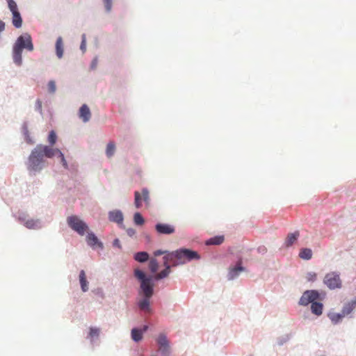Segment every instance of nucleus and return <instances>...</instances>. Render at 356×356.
<instances>
[{
    "label": "nucleus",
    "mask_w": 356,
    "mask_h": 356,
    "mask_svg": "<svg viewBox=\"0 0 356 356\" xmlns=\"http://www.w3.org/2000/svg\"><path fill=\"white\" fill-rule=\"evenodd\" d=\"M225 241V236L222 234L215 235L212 237H210L205 241V245H221Z\"/></svg>",
    "instance_id": "22"
},
{
    "label": "nucleus",
    "mask_w": 356,
    "mask_h": 356,
    "mask_svg": "<svg viewBox=\"0 0 356 356\" xmlns=\"http://www.w3.org/2000/svg\"><path fill=\"white\" fill-rule=\"evenodd\" d=\"M35 111L38 112L42 116V118H43L42 102L39 98H38L35 101Z\"/></svg>",
    "instance_id": "41"
},
{
    "label": "nucleus",
    "mask_w": 356,
    "mask_h": 356,
    "mask_svg": "<svg viewBox=\"0 0 356 356\" xmlns=\"http://www.w3.org/2000/svg\"><path fill=\"white\" fill-rule=\"evenodd\" d=\"M354 309L355 308L348 301L343 304L341 312L344 317L348 316V318H351L353 316L350 315L353 313Z\"/></svg>",
    "instance_id": "26"
},
{
    "label": "nucleus",
    "mask_w": 356,
    "mask_h": 356,
    "mask_svg": "<svg viewBox=\"0 0 356 356\" xmlns=\"http://www.w3.org/2000/svg\"><path fill=\"white\" fill-rule=\"evenodd\" d=\"M31 52L34 50V44L32 36L30 33L25 32L20 34L12 45L11 56L13 63L17 67L23 65V51Z\"/></svg>",
    "instance_id": "2"
},
{
    "label": "nucleus",
    "mask_w": 356,
    "mask_h": 356,
    "mask_svg": "<svg viewBox=\"0 0 356 356\" xmlns=\"http://www.w3.org/2000/svg\"><path fill=\"white\" fill-rule=\"evenodd\" d=\"M310 310L312 314L316 316H320L323 314L324 305L321 301H311L310 303Z\"/></svg>",
    "instance_id": "17"
},
{
    "label": "nucleus",
    "mask_w": 356,
    "mask_h": 356,
    "mask_svg": "<svg viewBox=\"0 0 356 356\" xmlns=\"http://www.w3.org/2000/svg\"><path fill=\"white\" fill-rule=\"evenodd\" d=\"M6 29V23L0 19V34L5 31Z\"/></svg>",
    "instance_id": "54"
},
{
    "label": "nucleus",
    "mask_w": 356,
    "mask_h": 356,
    "mask_svg": "<svg viewBox=\"0 0 356 356\" xmlns=\"http://www.w3.org/2000/svg\"><path fill=\"white\" fill-rule=\"evenodd\" d=\"M92 292L95 295L102 298H104V293L103 289L102 288H97L92 291Z\"/></svg>",
    "instance_id": "48"
},
{
    "label": "nucleus",
    "mask_w": 356,
    "mask_h": 356,
    "mask_svg": "<svg viewBox=\"0 0 356 356\" xmlns=\"http://www.w3.org/2000/svg\"><path fill=\"white\" fill-rule=\"evenodd\" d=\"M115 150V144L113 142H109L106 145V155L108 158H111L114 155Z\"/></svg>",
    "instance_id": "33"
},
{
    "label": "nucleus",
    "mask_w": 356,
    "mask_h": 356,
    "mask_svg": "<svg viewBox=\"0 0 356 356\" xmlns=\"http://www.w3.org/2000/svg\"><path fill=\"white\" fill-rule=\"evenodd\" d=\"M163 266L165 267V270H163L160 274L157 275V278L161 280L167 278L170 274L171 273V265L169 264H163Z\"/></svg>",
    "instance_id": "30"
},
{
    "label": "nucleus",
    "mask_w": 356,
    "mask_h": 356,
    "mask_svg": "<svg viewBox=\"0 0 356 356\" xmlns=\"http://www.w3.org/2000/svg\"><path fill=\"white\" fill-rule=\"evenodd\" d=\"M55 54L58 58L60 59L64 55V42L63 38L58 36L55 42Z\"/></svg>",
    "instance_id": "18"
},
{
    "label": "nucleus",
    "mask_w": 356,
    "mask_h": 356,
    "mask_svg": "<svg viewBox=\"0 0 356 356\" xmlns=\"http://www.w3.org/2000/svg\"><path fill=\"white\" fill-rule=\"evenodd\" d=\"M60 160V163L65 170H70L68 163L66 160L64 153L62 152L58 158Z\"/></svg>",
    "instance_id": "39"
},
{
    "label": "nucleus",
    "mask_w": 356,
    "mask_h": 356,
    "mask_svg": "<svg viewBox=\"0 0 356 356\" xmlns=\"http://www.w3.org/2000/svg\"><path fill=\"white\" fill-rule=\"evenodd\" d=\"M67 226L79 236H85L90 230L88 224L77 215H70L67 218Z\"/></svg>",
    "instance_id": "6"
},
{
    "label": "nucleus",
    "mask_w": 356,
    "mask_h": 356,
    "mask_svg": "<svg viewBox=\"0 0 356 356\" xmlns=\"http://www.w3.org/2000/svg\"><path fill=\"white\" fill-rule=\"evenodd\" d=\"M173 257H175L171 254H165L163 257V264H169L168 261Z\"/></svg>",
    "instance_id": "52"
},
{
    "label": "nucleus",
    "mask_w": 356,
    "mask_h": 356,
    "mask_svg": "<svg viewBox=\"0 0 356 356\" xmlns=\"http://www.w3.org/2000/svg\"><path fill=\"white\" fill-rule=\"evenodd\" d=\"M8 8L9 9L11 14L19 12V8L17 2L15 0H6Z\"/></svg>",
    "instance_id": "32"
},
{
    "label": "nucleus",
    "mask_w": 356,
    "mask_h": 356,
    "mask_svg": "<svg viewBox=\"0 0 356 356\" xmlns=\"http://www.w3.org/2000/svg\"><path fill=\"white\" fill-rule=\"evenodd\" d=\"M243 253H244V248H242L241 250H236L235 252H232L230 254L234 257L236 262L242 264L243 261Z\"/></svg>",
    "instance_id": "31"
},
{
    "label": "nucleus",
    "mask_w": 356,
    "mask_h": 356,
    "mask_svg": "<svg viewBox=\"0 0 356 356\" xmlns=\"http://www.w3.org/2000/svg\"><path fill=\"white\" fill-rule=\"evenodd\" d=\"M349 302L353 305V307L355 309L356 308V298H354L353 299L350 300Z\"/></svg>",
    "instance_id": "55"
},
{
    "label": "nucleus",
    "mask_w": 356,
    "mask_h": 356,
    "mask_svg": "<svg viewBox=\"0 0 356 356\" xmlns=\"http://www.w3.org/2000/svg\"><path fill=\"white\" fill-rule=\"evenodd\" d=\"M327 316L334 325L340 324L344 318L341 312H334L332 310L327 313Z\"/></svg>",
    "instance_id": "19"
},
{
    "label": "nucleus",
    "mask_w": 356,
    "mask_h": 356,
    "mask_svg": "<svg viewBox=\"0 0 356 356\" xmlns=\"http://www.w3.org/2000/svg\"><path fill=\"white\" fill-rule=\"evenodd\" d=\"M292 337V334H286L277 338V345L280 346H283L285 343L289 341Z\"/></svg>",
    "instance_id": "35"
},
{
    "label": "nucleus",
    "mask_w": 356,
    "mask_h": 356,
    "mask_svg": "<svg viewBox=\"0 0 356 356\" xmlns=\"http://www.w3.org/2000/svg\"><path fill=\"white\" fill-rule=\"evenodd\" d=\"M243 272L248 273V270L242 264H239L238 266L231 265L228 269L227 280H234Z\"/></svg>",
    "instance_id": "12"
},
{
    "label": "nucleus",
    "mask_w": 356,
    "mask_h": 356,
    "mask_svg": "<svg viewBox=\"0 0 356 356\" xmlns=\"http://www.w3.org/2000/svg\"><path fill=\"white\" fill-rule=\"evenodd\" d=\"M11 22L15 29H19L22 28L23 25V18L20 11L12 14Z\"/></svg>",
    "instance_id": "21"
},
{
    "label": "nucleus",
    "mask_w": 356,
    "mask_h": 356,
    "mask_svg": "<svg viewBox=\"0 0 356 356\" xmlns=\"http://www.w3.org/2000/svg\"><path fill=\"white\" fill-rule=\"evenodd\" d=\"M78 117L84 123H86L90 121L91 118V111L90 109V107L86 104H83L79 107L78 111Z\"/></svg>",
    "instance_id": "14"
},
{
    "label": "nucleus",
    "mask_w": 356,
    "mask_h": 356,
    "mask_svg": "<svg viewBox=\"0 0 356 356\" xmlns=\"http://www.w3.org/2000/svg\"><path fill=\"white\" fill-rule=\"evenodd\" d=\"M23 225L28 229H40L41 227L40 220H34L32 218L27 219L24 221Z\"/></svg>",
    "instance_id": "27"
},
{
    "label": "nucleus",
    "mask_w": 356,
    "mask_h": 356,
    "mask_svg": "<svg viewBox=\"0 0 356 356\" xmlns=\"http://www.w3.org/2000/svg\"><path fill=\"white\" fill-rule=\"evenodd\" d=\"M102 1L104 6L105 11L107 13H109L112 10L113 0H102Z\"/></svg>",
    "instance_id": "42"
},
{
    "label": "nucleus",
    "mask_w": 356,
    "mask_h": 356,
    "mask_svg": "<svg viewBox=\"0 0 356 356\" xmlns=\"http://www.w3.org/2000/svg\"><path fill=\"white\" fill-rule=\"evenodd\" d=\"M21 132L23 136L24 140L28 145H32L35 143L34 138L31 136L30 131L29 130V122L25 120L23 122L21 127Z\"/></svg>",
    "instance_id": "13"
},
{
    "label": "nucleus",
    "mask_w": 356,
    "mask_h": 356,
    "mask_svg": "<svg viewBox=\"0 0 356 356\" xmlns=\"http://www.w3.org/2000/svg\"><path fill=\"white\" fill-rule=\"evenodd\" d=\"M172 255L178 259V264H186L193 261H199L202 259L201 255L195 250L186 248L181 247L172 251Z\"/></svg>",
    "instance_id": "4"
},
{
    "label": "nucleus",
    "mask_w": 356,
    "mask_h": 356,
    "mask_svg": "<svg viewBox=\"0 0 356 356\" xmlns=\"http://www.w3.org/2000/svg\"><path fill=\"white\" fill-rule=\"evenodd\" d=\"M131 337L133 341L138 343L143 340V334L139 327H134L131 330Z\"/></svg>",
    "instance_id": "24"
},
{
    "label": "nucleus",
    "mask_w": 356,
    "mask_h": 356,
    "mask_svg": "<svg viewBox=\"0 0 356 356\" xmlns=\"http://www.w3.org/2000/svg\"><path fill=\"white\" fill-rule=\"evenodd\" d=\"M152 296H146L145 295V297L143 298H140L137 302V305L138 307H140L141 309L149 312L151 314L154 313V309L152 308L150 302V298Z\"/></svg>",
    "instance_id": "16"
},
{
    "label": "nucleus",
    "mask_w": 356,
    "mask_h": 356,
    "mask_svg": "<svg viewBox=\"0 0 356 356\" xmlns=\"http://www.w3.org/2000/svg\"><path fill=\"white\" fill-rule=\"evenodd\" d=\"M142 197L143 200L146 206L149 204L150 198H149V192L147 188H143L142 189Z\"/></svg>",
    "instance_id": "36"
},
{
    "label": "nucleus",
    "mask_w": 356,
    "mask_h": 356,
    "mask_svg": "<svg viewBox=\"0 0 356 356\" xmlns=\"http://www.w3.org/2000/svg\"><path fill=\"white\" fill-rule=\"evenodd\" d=\"M86 45H87L86 35L85 33H83L81 35V44H80V49L83 53L86 52Z\"/></svg>",
    "instance_id": "44"
},
{
    "label": "nucleus",
    "mask_w": 356,
    "mask_h": 356,
    "mask_svg": "<svg viewBox=\"0 0 356 356\" xmlns=\"http://www.w3.org/2000/svg\"><path fill=\"white\" fill-rule=\"evenodd\" d=\"M313 251L310 248H302L300 249L298 256L305 261H309L312 258Z\"/></svg>",
    "instance_id": "23"
},
{
    "label": "nucleus",
    "mask_w": 356,
    "mask_h": 356,
    "mask_svg": "<svg viewBox=\"0 0 356 356\" xmlns=\"http://www.w3.org/2000/svg\"><path fill=\"white\" fill-rule=\"evenodd\" d=\"M134 206L137 209H140L142 206L140 202V193L138 191L134 193Z\"/></svg>",
    "instance_id": "43"
},
{
    "label": "nucleus",
    "mask_w": 356,
    "mask_h": 356,
    "mask_svg": "<svg viewBox=\"0 0 356 356\" xmlns=\"http://www.w3.org/2000/svg\"><path fill=\"white\" fill-rule=\"evenodd\" d=\"M257 252L261 254H264L267 252V248L264 245H260L257 249Z\"/></svg>",
    "instance_id": "53"
},
{
    "label": "nucleus",
    "mask_w": 356,
    "mask_h": 356,
    "mask_svg": "<svg viewBox=\"0 0 356 356\" xmlns=\"http://www.w3.org/2000/svg\"><path fill=\"white\" fill-rule=\"evenodd\" d=\"M79 281L81 289L83 292H87L89 289V282L87 280L86 274L84 270H81L79 275Z\"/></svg>",
    "instance_id": "20"
},
{
    "label": "nucleus",
    "mask_w": 356,
    "mask_h": 356,
    "mask_svg": "<svg viewBox=\"0 0 356 356\" xmlns=\"http://www.w3.org/2000/svg\"><path fill=\"white\" fill-rule=\"evenodd\" d=\"M108 219L110 222L116 223L120 229H126V227L124 224V213L120 209H115L109 211L108 212Z\"/></svg>",
    "instance_id": "10"
},
{
    "label": "nucleus",
    "mask_w": 356,
    "mask_h": 356,
    "mask_svg": "<svg viewBox=\"0 0 356 356\" xmlns=\"http://www.w3.org/2000/svg\"><path fill=\"white\" fill-rule=\"evenodd\" d=\"M252 250H253V248H246V249L244 248V252H251Z\"/></svg>",
    "instance_id": "57"
},
{
    "label": "nucleus",
    "mask_w": 356,
    "mask_h": 356,
    "mask_svg": "<svg viewBox=\"0 0 356 356\" xmlns=\"http://www.w3.org/2000/svg\"><path fill=\"white\" fill-rule=\"evenodd\" d=\"M27 216H28V215L23 211H18L15 215V217L16 218L17 221L22 225L24 223V221H26L27 220L26 219Z\"/></svg>",
    "instance_id": "37"
},
{
    "label": "nucleus",
    "mask_w": 356,
    "mask_h": 356,
    "mask_svg": "<svg viewBox=\"0 0 356 356\" xmlns=\"http://www.w3.org/2000/svg\"><path fill=\"white\" fill-rule=\"evenodd\" d=\"M97 63H98V57L96 56L92 58V60L90 63V70H95L97 67Z\"/></svg>",
    "instance_id": "49"
},
{
    "label": "nucleus",
    "mask_w": 356,
    "mask_h": 356,
    "mask_svg": "<svg viewBox=\"0 0 356 356\" xmlns=\"http://www.w3.org/2000/svg\"><path fill=\"white\" fill-rule=\"evenodd\" d=\"M145 222V218L139 211H136L133 215V223L135 226L140 227Z\"/></svg>",
    "instance_id": "28"
},
{
    "label": "nucleus",
    "mask_w": 356,
    "mask_h": 356,
    "mask_svg": "<svg viewBox=\"0 0 356 356\" xmlns=\"http://www.w3.org/2000/svg\"><path fill=\"white\" fill-rule=\"evenodd\" d=\"M156 343L160 346V354L161 356H170L171 353L170 350V342L168 340L166 334L161 332L159 334L156 339Z\"/></svg>",
    "instance_id": "9"
},
{
    "label": "nucleus",
    "mask_w": 356,
    "mask_h": 356,
    "mask_svg": "<svg viewBox=\"0 0 356 356\" xmlns=\"http://www.w3.org/2000/svg\"><path fill=\"white\" fill-rule=\"evenodd\" d=\"M154 229L159 235H170L175 232V227L166 222H156Z\"/></svg>",
    "instance_id": "11"
},
{
    "label": "nucleus",
    "mask_w": 356,
    "mask_h": 356,
    "mask_svg": "<svg viewBox=\"0 0 356 356\" xmlns=\"http://www.w3.org/2000/svg\"><path fill=\"white\" fill-rule=\"evenodd\" d=\"M86 242L88 246L93 250H103L104 249V243L98 238L97 234L91 230H89L86 234Z\"/></svg>",
    "instance_id": "8"
},
{
    "label": "nucleus",
    "mask_w": 356,
    "mask_h": 356,
    "mask_svg": "<svg viewBox=\"0 0 356 356\" xmlns=\"http://www.w3.org/2000/svg\"><path fill=\"white\" fill-rule=\"evenodd\" d=\"M134 276L140 283L138 293H141L142 291L146 296H152L154 293L155 284L161 281L157 278V275H147L144 271L136 269L134 270Z\"/></svg>",
    "instance_id": "3"
},
{
    "label": "nucleus",
    "mask_w": 356,
    "mask_h": 356,
    "mask_svg": "<svg viewBox=\"0 0 356 356\" xmlns=\"http://www.w3.org/2000/svg\"><path fill=\"white\" fill-rule=\"evenodd\" d=\"M62 151L51 145L38 144L31 152L25 165L31 177L40 174L47 165V159L58 158Z\"/></svg>",
    "instance_id": "1"
},
{
    "label": "nucleus",
    "mask_w": 356,
    "mask_h": 356,
    "mask_svg": "<svg viewBox=\"0 0 356 356\" xmlns=\"http://www.w3.org/2000/svg\"><path fill=\"white\" fill-rule=\"evenodd\" d=\"M327 293L324 290L307 289L305 290L299 299L298 305L307 307L311 301L322 302L326 298Z\"/></svg>",
    "instance_id": "5"
},
{
    "label": "nucleus",
    "mask_w": 356,
    "mask_h": 356,
    "mask_svg": "<svg viewBox=\"0 0 356 356\" xmlns=\"http://www.w3.org/2000/svg\"><path fill=\"white\" fill-rule=\"evenodd\" d=\"M126 229L127 235L129 237H134L136 235V229L132 228V227H129V228H127V229Z\"/></svg>",
    "instance_id": "51"
},
{
    "label": "nucleus",
    "mask_w": 356,
    "mask_h": 356,
    "mask_svg": "<svg viewBox=\"0 0 356 356\" xmlns=\"http://www.w3.org/2000/svg\"><path fill=\"white\" fill-rule=\"evenodd\" d=\"M149 257V254L146 251H140L134 254V259L139 263L146 262Z\"/></svg>",
    "instance_id": "25"
},
{
    "label": "nucleus",
    "mask_w": 356,
    "mask_h": 356,
    "mask_svg": "<svg viewBox=\"0 0 356 356\" xmlns=\"http://www.w3.org/2000/svg\"><path fill=\"white\" fill-rule=\"evenodd\" d=\"M47 90L50 94H54L56 91V84L54 80H50L47 83Z\"/></svg>",
    "instance_id": "40"
},
{
    "label": "nucleus",
    "mask_w": 356,
    "mask_h": 356,
    "mask_svg": "<svg viewBox=\"0 0 356 356\" xmlns=\"http://www.w3.org/2000/svg\"><path fill=\"white\" fill-rule=\"evenodd\" d=\"M306 279L307 282H314L317 280V273L315 272H308L307 273Z\"/></svg>",
    "instance_id": "45"
},
{
    "label": "nucleus",
    "mask_w": 356,
    "mask_h": 356,
    "mask_svg": "<svg viewBox=\"0 0 356 356\" xmlns=\"http://www.w3.org/2000/svg\"><path fill=\"white\" fill-rule=\"evenodd\" d=\"M151 327H152V325H150L149 324L145 323L143 325H142L141 327H140L139 329L143 332V334H144L145 333H146L148 330H149L151 329Z\"/></svg>",
    "instance_id": "50"
},
{
    "label": "nucleus",
    "mask_w": 356,
    "mask_h": 356,
    "mask_svg": "<svg viewBox=\"0 0 356 356\" xmlns=\"http://www.w3.org/2000/svg\"><path fill=\"white\" fill-rule=\"evenodd\" d=\"M323 283L330 289H339L342 287V281L340 273L337 271H331L325 274Z\"/></svg>",
    "instance_id": "7"
},
{
    "label": "nucleus",
    "mask_w": 356,
    "mask_h": 356,
    "mask_svg": "<svg viewBox=\"0 0 356 356\" xmlns=\"http://www.w3.org/2000/svg\"><path fill=\"white\" fill-rule=\"evenodd\" d=\"M112 246L115 248L122 250V246L121 245L120 240L118 238H115L112 241Z\"/></svg>",
    "instance_id": "47"
},
{
    "label": "nucleus",
    "mask_w": 356,
    "mask_h": 356,
    "mask_svg": "<svg viewBox=\"0 0 356 356\" xmlns=\"http://www.w3.org/2000/svg\"><path fill=\"white\" fill-rule=\"evenodd\" d=\"M182 265H183V264H178V259H177V261H176V262H175V263L171 266V267H172V266H173V267H177V266H182Z\"/></svg>",
    "instance_id": "56"
},
{
    "label": "nucleus",
    "mask_w": 356,
    "mask_h": 356,
    "mask_svg": "<svg viewBox=\"0 0 356 356\" xmlns=\"http://www.w3.org/2000/svg\"><path fill=\"white\" fill-rule=\"evenodd\" d=\"M299 236L300 232L298 230L289 233L282 248H289V247L292 246L293 244L298 242Z\"/></svg>",
    "instance_id": "15"
},
{
    "label": "nucleus",
    "mask_w": 356,
    "mask_h": 356,
    "mask_svg": "<svg viewBox=\"0 0 356 356\" xmlns=\"http://www.w3.org/2000/svg\"><path fill=\"white\" fill-rule=\"evenodd\" d=\"M100 334V329L97 327H90L88 332V337L92 339L94 338H97L99 336Z\"/></svg>",
    "instance_id": "34"
},
{
    "label": "nucleus",
    "mask_w": 356,
    "mask_h": 356,
    "mask_svg": "<svg viewBox=\"0 0 356 356\" xmlns=\"http://www.w3.org/2000/svg\"><path fill=\"white\" fill-rule=\"evenodd\" d=\"M58 140L57 133L55 130L51 129L49 131L47 136V141L49 143L48 145L54 146Z\"/></svg>",
    "instance_id": "29"
},
{
    "label": "nucleus",
    "mask_w": 356,
    "mask_h": 356,
    "mask_svg": "<svg viewBox=\"0 0 356 356\" xmlns=\"http://www.w3.org/2000/svg\"><path fill=\"white\" fill-rule=\"evenodd\" d=\"M165 254H171L172 255V251L164 250H162V249H158V250H155L154 252V254L156 257L161 256V255H163V254L164 255Z\"/></svg>",
    "instance_id": "46"
},
{
    "label": "nucleus",
    "mask_w": 356,
    "mask_h": 356,
    "mask_svg": "<svg viewBox=\"0 0 356 356\" xmlns=\"http://www.w3.org/2000/svg\"><path fill=\"white\" fill-rule=\"evenodd\" d=\"M159 268V262L156 259L153 258L149 261V270L152 273H155Z\"/></svg>",
    "instance_id": "38"
}]
</instances>
